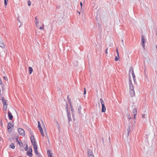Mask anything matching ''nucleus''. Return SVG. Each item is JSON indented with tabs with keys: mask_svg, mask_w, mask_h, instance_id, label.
<instances>
[{
	"mask_svg": "<svg viewBox=\"0 0 157 157\" xmlns=\"http://www.w3.org/2000/svg\"><path fill=\"white\" fill-rule=\"evenodd\" d=\"M102 142L103 143V142L104 141V138L103 137H102Z\"/></svg>",
	"mask_w": 157,
	"mask_h": 157,
	"instance_id": "56",
	"label": "nucleus"
},
{
	"mask_svg": "<svg viewBox=\"0 0 157 157\" xmlns=\"http://www.w3.org/2000/svg\"><path fill=\"white\" fill-rule=\"evenodd\" d=\"M18 131L19 134L22 136H25V131L24 130L21 128H18Z\"/></svg>",
	"mask_w": 157,
	"mask_h": 157,
	"instance_id": "5",
	"label": "nucleus"
},
{
	"mask_svg": "<svg viewBox=\"0 0 157 157\" xmlns=\"http://www.w3.org/2000/svg\"><path fill=\"white\" fill-rule=\"evenodd\" d=\"M43 125L44 126V123L43 124Z\"/></svg>",
	"mask_w": 157,
	"mask_h": 157,
	"instance_id": "63",
	"label": "nucleus"
},
{
	"mask_svg": "<svg viewBox=\"0 0 157 157\" xmlns=\"http://www.w3.org/2000/svg\"><path fill=\"white\" fill-rule=\"evenodd\" d=\"M87 152L89 157H94L92 150L90 149H88Z\"/></svg>",
	"mask_w": 157,
	"mask_h": 157,
	"instance_id": "7",
	"label": "nucleus"
},
{
	"mask_svg": "<svg viewBox=\"0 0 157 157\" xmlns=\"http://www.w3.org/2000/svg\"><path fill=\"white\" fill-rule=\"evenodd\" d=\"M0 123H1V125L2 126V125H3V124H2V120H1V121H0Z\"/></svg>",
	"mask_w": 157,
	"mask_h": 157,
	"instance_id": "52",
	"label": "nucleus"
},
{
	"mask_svg": "<svg viewBox=\"0 0 157 157\" xmlns=\"http://www.w3.org/2000/svg\"><path fill=\"white\" fill-rule=\"evenodd\" d=\"M116 51L117 52V56H119V53L118 50L117 48H116Z\"/></svg>",
	"mask_w": 157,
	"mask_h": 157,
	"instance_id": "33",
	"label": "nucleus"
},
{
	"mask_svg": "<svg viewBox=\"0 0 157 157\" xmlns=\"http://www.w3.org/2000/svg\"><path fill=\"white\" fill-rule=\"evenodd\" d=\"M38 128H39L40 131L42 130V128L41 126L40 125V123L39 121H38Z\"/></svg>",
	"mask_w": 157,
	"mask_h": 157,
	"instance_id": "17",
	"label": "nucleus"
},
{
	"mask_svg": "<svg viewBox=\"0 0 157 157\" xmlns=\"http://www.w3.org/2000/svg\"><path fill=\"white\" fill-rule=\"evenodd\" d=\"M134 83H136V78H135L134 80H133Z\"/></svg>",
	"mask_w": 157,
	"mask_h": 157,
	"instance_id": "55",
	"label": "nucleus"
},
{
	"mask_svg": "<svg viewBox=\"0 0 157 157\" xmlns=\"http://www.w3.org/2000/svg\"><path fill=\"white\" fill-rule=\"evenodd\" d=\"M129 89L130 90H134V87L133 86L132 87H129Z\"/></svg>",
	"mask_w": 157,
	"mask_h": 157,
	"instance_id": "40",
	"label": "nucleus"
},
{
	"mask_svg": "<svg viewBox=\"0 0 157 157\" xmlns=\"http://www.w3.org/2000/svg\"><path fill=\"white\" fill-rule=\"evenodd\" d=\"M34 152H35V154L36 155H38V154H39V153H39L38 152V151L37 150H36V151H34Z\"/></svg>",
	"mask_w": 157,
	"mask_h": 157,
	"instance_id": "36",
	"label": "nucleus"
},
{
	"mask_svg": "<svg viewBox=\"0 0 157 157\" xmlns=\"http://www.w3.org/2000/svg\"><path fill=\"white\" fill-rule=\"evenodd\" d=\"M134 123H135V121H134Z\"/></svg>",
	"mask_w": 157,
	"mask_h": 157,
	"instance_id": "64",
	"label": "nucleus"
},
{
	"mask_svg": "<svg viewBox=\"0 0 157 157\" xmlns=\"http://www.w3.org/2000/svg\"><path fill=\"white\" fill-rule=\"evenodd\" d=\"M130 93L132 97L134 96L135 95V93L134 90H130Z\"/></svg>",
	"mask_w": 157,
	"mask_h": 157,
	"instance_id": "15",
	"label": "nucleus"
},
{
	"mask_svg": "<svg viewBox=\"0 0 157 157\" xmlns=\"http://www.w3.org/2000/svg\"><path fill=\"white\" fill-rule=\"evenodd\" d=\"M33 147H34V151L37 150V145H34V146H33Z\"/></svg>",
	"mask_w": 157,
	"mask_h": 157,
	"instance_id": "29",
	"label": "nucleus"
},
{
	"mask_svg": "<svg viewBox=\"0 0 157 157\" xmlns=\"http://www.w3.org/2000/svg\"><path fill=\"white\" fill-rule=\"evenodd\" d=\"M11 127H13V124L12 123H11V122H10L7 125V129L8 130V131L10 132L12 131V129H11Z\"/></svg>",
	"mask_w": 157,
	"mask_h": 157,
	"instance_id": "6",
	"label": "nucleus"
},
{
	"mask_svg": "<svg viewBox=\"0 0 157 157\" xmlns=\"http://www.w3.org/2000/svg\"><path fill=\"white\" fill-rule=\"evenodd\" d=\"M2 84V81L1 80H0V84Z\"/></svg>",
	"mask_w": 157,
	"mask_h": 157,
	"instance_id": "49",
	"label": "nucleus"
},
{
	"mask_svg": "<svg viewBox=\"0 0 157 157\" xmlns=\"http://www.w3.org/2000/svg\"><path fill=\"white\" fill-rule=\"evenodd\" d=\"M136 114H135L134 115V119H136Z\"/></svg>",
	"mask_w": 157,
	"mask_h": 157,
	"instance_id": "48",
	"label": "nucleus"
},
{
	"mask_svg": "<svg viewBox=\"0 0 157 157\" xmlns=\"http://www.w3.org/2000/svg\"><path fill=\"white\" fill-rule=\"evenodd\" d=\"M38 25H37V26H36L37 27H38Z\"/></svg>",
	"mask_w": 157,
	"mask_h": 157,
	"instance_id": "61",
	"label": "nucleus"
},
{
	"mask_svg": "<svg viewBox=\"0 0 157 157\" xmlns=\"http://www.w3.org/2000/svg\"><path fill=\"white\" fill-rule=\"evenodd\" d=\"M69 99H70L69 97V95H68L67 96V100H68Z\"/></svg>",
	"mask_w": 157,
	"mask_h": 157,
	"instance_id": "54",
	"label": "nucleus"
},
{
	"mask_svg": "<svg viewBox=\"0 0 157 157\" xmlns=\"http://www.w3.org/2000/svg\"><path fill=\"white\" fill-rule=\"evenodd\" d=\"M22 150H23V149H22ZM20 151H21V150H22L20 149Z\"/></svg>",
	"mask_w": 157,
	"mask_h": 157,
	"instance_id": "62",
	"label": "nucleus"
},
{
	"mask_svg": "<svg viewBox=\"0 0 157 157\" xmlns=\"http://www.w3.org/2000/svg\"><path fill=\"white\" fill-rule=\"evenodd\" d=\"M67 116L68 118V123L69 125H70V122L72 120L71 118V115L70 111H67Z\"/></svg>",
	"mask_w": 157,
	"mask_h": 157,
	"instance_id": "8",
	"label": "nucleus"
},
{
	"mask_svg": "<svg viewBox=\"0 0 157 157\" xmlns=\"http://www.w3.org/2000/svg\"><path fill=\"white\" fill-rule=\"evenodd\" d=\"M129 84L130 83H132L131 80H129Z\"/></svg>",
	"mask_w": 157,
	"mask_h": 157,
	"instance_id": "50",
	"label": "nucleus"
},
{
	"mask_svg": "<svg viewBox=\"0 0 157 157\" xmlns=\"http://www.w3.org/2000/svg\"><path fill=\"white\" fill-rule=\"evenodd\" d=\"M108 50V48H107L105 49V53L106 54H108V52H107Z\"/></svg>",
	"mask_w": 157,
	"mask_h": 157,
	"instance_id": "43",
	"label": "nucleus"
},
{
	"mask_svg": "<svg viewBox=\"0 0 157 157\" xmlns=\"http://www.w3.org/2000/svg\"><path fill=\"white\" fill-rule=\"evenodd\" d=\"M145 114H142V117L143 118H145Z\"/></svg>",
	"mask_w": 157,
	"mask_h": 157,
	"instance_id": "45",
	"label": "nucleus"
},
{
	"mask_svg": "<svg viewBox=\"0 0 157 157\" xmlns=\"http://www.w3.org/2000/svg\"><path fill=\"white\" fill-rule=\"evenodd\" d=\"M119 57H118V56H116L115 58V60L116 61H117L119 60Z\"/></svg>",
	"mask_w": 157,
	"mask_h": 157,
	"instance_id": "28",
	"label": "nucleus"
},
{
	"mask_svg": "<svg viewBox=\"0 0 157 157\" xmlns=\"http://www.w3.org/2000/svg\"><path fill=\"white\" fill-rule=\"evenodd\" d=\"M33 71V68L31 67H29V75L32 74Z\"/></svg>",
	"mask_w": 157,
	"mask_h": 157,
	"instance_id": "16",
	"label": "nucleus"
},
{
	"mask_svg": "<svg viewBox=\"0 0 157 157\" xmlns=\"http://www.w3.org/2000/svg\"><path fill=\"white\" fill-rule=\"evenodd\" d=\"M67 101L70 106H71V105H72L71 102V99H69L68 100H67Z\"/></svg>",
	"mask_w": 157,
	"mask_h": 157,
	"instance_id": "26",
	"label": "nucleus"
},
{
	"mask_svg": "<svg viewBox=\"0 0 157 157\" xmlns=\"http://www.w3.org/2000/svg\"><path fill=\"white\" fill-rule=\"evenodd\" d=\"M9 147L11 148H12V149H14L15 147V146L14 145V144L13 143H12L10 144V145Z\"/></svg>",
	"mask_w": 157,
	"mask_h": 157,
	"instance_id": "21",
	"label": "nucleus"
},
{
	"mask_svg": "<svg viewBox=\"0 0 157 157\" xmlns=\"http://www.w3.org/2000/svg\"><path fill=\"white\" fill-rule=\"evenodd\" d=\"M40 132L42 136L44 137V133L43 132V130H42L40 131Z\"/></svg>",
	"mask_w": 157,
	"mask_h": 157,
	"instance_id": "30",
	"label": "nucleus"
},
{
	"mask_svg": "<svg viewBox=\"0 0 157 157\" xmlns=\"http://www.w3.org/2000/svg\"><path fill=\"white\" fill-rule=\"evenodd\" d=\"M8 0H4V3L5 6H7Z\"/></svg>",
	"mask_w": 157,
	"mask_h": 157,
	"instance_id": "27",
	"label": "nucleus"
},
{
	"mask_svg": "<svg viewBox=\"0 0 157 157\" xmlns=\"http://www.w3.org/2000/svg\"><path fill=\"white\" fill-rule=\"evenodd\" d=\"M156 49H157V45L156 46Z\"/></svg>",
	"mask_w": 157,
	"mask_h": 157,
	"instance_id": "58",
	"label": "nucleus"
},
{
	"mask_svg": "<svg viewBox=\"0 0 157 157\" xmlns=\"http://www.w3.org/2000/svg\"><path fill=\"white\" fill-rule=\"evenodd\" d=\"M15 140H16V141L17 142V143H18V142H19V136H16Z\"/></svg>",
	"mask_w": 157,
	"mask_h": 157,
	"instance_id": "25",
	"label": "nucleus"
},
{
	"mask_svg": "<svg viewBox=\"0 0 157 157\" xmlns=\"http://www.w3.org/2000/svg\"><path fill=\"white\" fill-rule=\"evenodd\" d=\"M129 87H132L133 86V84L132 83H130L129 84Z\"/></svg>",
	"mask_w": 157,
	"mask_h": 157,
	"instance_id": "47",
	"label": "nucleus"
},
{
	"mask_svg": "<svg viewBox=\"0 0 157 157\" xmlns=\"http://www.w3.org/2000/svg\"><path fill=\"white\" fill-rule=\"evenodd\" d=\"M66 111H69L68 110V104H67V102H66Z\"/></svg>",
	"mask_w": 157,
	"mask_h": 157,
	"instance_id": "38",
	"label": "nucleus"
},
{
	"mask_svg": "<svg viewBox=\"0 0 157 157\" xmlns=\"http://www.w3.org/2000/svg\"><path fill=\"white\" fill-rule=\"evenodd\" d=\"M131 80V76H129V80Z\"/></svg>",
	"mask_w": 157,
	"mask_h": 157,
	"instance_id": "53",
	"label": "nucleus"
},
{
	"mask_svg": "<svg viewBox=\"0 0 157 157\" xmlns=\"http://www.w3.org/2000/svg\"><path fill=\"white\" fill-rule=\"evenodd\" d=\"M137 109L136 108H135L133 109V110L132 111V113L134 115L135 114H137Z\"/></svg>",
	"mask_w": 157,
	"mask_h": 157,
	"instance_id": "19",
	"label": "nucleus"
},
{
	"mask_svg": "<svg viewBox=\"0 0 157 157\" xmlns=\"http://www.w3.org/2000/svg\"><path fill=\"white\" fill-rule=\"evenodd\" d=\"M37 155V157H43L42 155L40 154L39 153L38 155Z\"/></svg>",
	"mask_w": 157,
	"mask_h": 157,
	"instance_id": "41",
	"label": "nucleus"
},
{
	"mask_svg": "<svg viewBox=\"0 0 157 157\" xmlns=\"http://www.w3.org/2000/svg\"><path fill=\"white\" fill-rule=\"evenodd\" d=\"M44 28V25L42 26V27H40V28H39V29H43Z\"/></svg>",
	"mask_w": 157,
	"mask_h": 157,
	"instance_id": "44",
	"label": "nucleus"
},
{
	"mask_svg": "<svg viewBox=\"0 0 157 157\" xmlns=\"http://www.w3.org/2000/svg\"><path fill=\"white\" fill-rule=\"evenodd\" d=\"M127 117L128 119L129 120H129L131 118V117L130 115L129 114L127 115Z\"/></svg>",
	"mask_w": 157,
	"mask_h": 157,
	"instance_id": "37",
	"label": "nucleus"
},
{
	"mask_svg": "<svg viewBox=\"0 0 157 157\" xmlns=\"http://www.w3.org/2000/svg\"><path fill=\"white\" fill-rule=\"evenodd\" d=\"M100 102L101 104H103L104 103V101L103 99L101 98L100 99Z\"/></svg>",
	"mask_w": 157,
	"mask_h": 157,
	"instance_id": "32",
	"label": "nucleus"
},
{
	"mask_svg": "<svg viewBox=\"0 0 157 157\" xmlns=\"http://www.w3.org/2000/svg\"><path fill=\"white\" fill-rule=\"evenodd\" d=\"M30 139L31 142L33 146H34V145H37V144H36V140L33 135H32L31 136Z\"/></svg>",
	"mask_w": 157,
	"mask_h": 157,
	"instance_id": "1",
	"label": "nucleus"
},
{
	"mask_svg": "<svg viewBox=\"0 0 157 157\" xmlns=\"http://www.w3.org/2000/svg\"><path fill=\"white\" fill-rule=\"evenodd\" d=\"M2 101L3 103V105H6V104H7L6 102V100L4 99V98L3 97L2 98Z\"/></svg>",
	"mask_w": 157,
	"mask_h": 157,
	"instance_id": "13",
	"label": "nucleus"
},
{
	"mask_svg": "<svg viewBox=\"0 0 157 157\" xmlns=\"http://www.w3.org/2000/svg\"><path fill=\"white\" fill-rule=\"evenodd\" d=\"M7 104H6V105H3V110H6L7 109Z\"/></svg>",
	"mask_w": 157,
	"mask_h": 157,
	"instance_id": "22",
	"label": "nucleus"
},
{
	"mask_svg": "<svg viewBox=\"0 0 157 157\" xmlns=\"http://www.w3.org/2000/svg\"><path fill=\"white\" fill-rule=\"evenodd\" d=\"M1 137L0 136V141H1Z\"/></svg>",
	"mask_w": 157,
	"mask_h": 157,
	"instance_id": "59",
	"label": "nucleus"
},
{
	"mask_svg": "<svg viewBox=\"0 0 157 157\" xmlns=\"http://www.w3.org/2000/svg\"><path fill=\"white\" fill-rule=\"evenodd\" d=\"M81 106H80L78 107V113L79 114H81Z\"/></svg>",
	"mask_w": 157,
	"mask_h": 157,
	"instance_id": "23",
	"label": "nucleus"
},
{
	"mask_svg": "<svg viewBox=\"0 0 157 157\" xmlns=\"http://www.w3.org/2000/svg\"><path fill=\"white\" fill-rule=\"evenodd\" d=\"M3 78L5 80H8V78L6 76H4L3 77Z\"/></svg>",
	"mask_w": 157,
	"mask_h": 157,
	"instance_id": "42",
	"label": "nucleus"
},
{
	"mask_svg": "<svg viewBox=\"0 0 157 157\" xmlns=\"http://www.w3.org/2000/svg\"><path fill=\"white\" fill-rule=\"evenodd\" d=\"M109 140H110V137H109Z\"/></svg>",
	"mask_w": 157,
	"mask_h": 157,
	"instance_id": "60",
	"label": "nucleus"
},
{
	"mask_svg": "<svg viewBox=\"0 0 157 157\" xmlns=\"http://www.w3.org/2000/svg\"><path fill=\"white\" fill-rule=\"evenodd\" d=\"M26 155L29 157L33 156L32 149L31 147H29V150L27 152Z\"/></svg>",
	"mask_w": 157,
	"mask_h": 157,
	"instance_id": "4",
	"label": "nucleus"
},
{
	"mask_svg": "<svg viewBox=\"0 0 157 157\" xmlns=\"http://www.w3.org/2000/svg\"><path fill=\"white\" fill-rule=\"evenodd\" d=\"M131 71L132 75L133 77V80H134L136 78V77L134 73L133 67L132 66L130 67L129 70V74H130V72Z\"/></svg>",
	"mask_w": 157,
	"mask_h": 157,
	"instance_id": "3",
	"label": "nucleus"
},
{
	"mask_svg": "<svg viewBox=\"0 0 157 157\" xmlns=\"http://www.w3.org/2000/svg\"><path fill=\"white\" fill-rule=\"evenodd\" d=\"M0 47L2 48H4L5 47L4 44L2 42V38L0 37Z\"/></svg>",
	"mask_w": 157,
	"mask_h": 157,
	"instance_id": "11",
	"label": "nucleus"
},
{
	"mask_svg": "<svg viewBox=\"0 0 157 157\" xmlns=\"http://www.w3.org/2000/svg\"><path fill=\"white\" fill-rule=\"evenodd\" d=\"M28 147L27 145V144H26V146L25 148V151H27L28 150Z\"/></svg>",
	"mask_w": 157,
	"mask_h": 157,
	"instance_id": "34",
	"label": "nucleus"
},
{
	"mask_svg": "<svg viewBox=\"0 0 157 157\" xmlns=\"http://www.w3.org/2000/svg\"><path fill=\"white\" fill-rule=\"evenodd\" d=\"M29 132L30 134H31L32 135H33V131L31 130V129H29Z\"/></svg>",
	"mask_w": 157,
	"mask_h": 157,
	"instance_id": "31",
	"label": "nucleus"
},
{
	"mask_svg": "<svg viewBox=\"0 0 157 157\" xmlns=\"http://www.w3.org/2000/svg\"><path fill=\"white\" fill-rule=\"evenodd\" d=\"M78 12V13H79V14H80V12H79L78 11H77Z\"/></svg>",
	"mask_w": 157,
	"mask_h": 157,
	"instance_id": "57",
	"label": "nucleus"
},
{
	"mask_svg": "<svg viewBox=\"0 0 157 157\" xmlns=\"http://www.w3.org/2000/svg\"><path fill=\"white\" fill-rule=\"evenodd\" d=\"M86 93V89L85 88H84V93L83 94L84 95H85Z\"/></svg>",
	"mask_w": 157,
	"mask_h": 157,
	"instance_id": "39",
	"label": "nucleus"
},
{
	"mask_svg": "<svg viewBox=\"0 0 157 157\" xmlns=\"http://www.w3.org/2000/svg\"><path fill=\"white\" fill-rule=\"evenodd\" d=\"M13 116L12 115L11 113L9 111L8 112V117L10 120H11L13 119Z\"/></svg>",
	"mask_w": 157,
	"mask_h": 157,
	"instance_id": "9",
	"label": "nucleus"
},
{
	"mask_svg": "<svg viewBox=\"0 0 157 157\" xmlns=\"http://www.w3.org/2000/svg\"><path fill=\"white\" fill-rule=\"evenodd\" d=\"M101 106L102 107V106H105V103H103V104H101Z\"/></svg>",
	"mask_w": 157,
	"mask_h": 157,
	"instance_id": "51",
	"label": "nucleus"
},
{
	"mask_svg": "<svg viewBox=\"0 0 157 157\" xmlns=\"http://www.w3.org/2000/svg\"><path fill=\"white\" fill-rule=\"evenodd\" d=\"M70 107L71 110L72 112V114L73 116V118H74V115L73 114V113L74 111V109L73 108V107L72 105H71V106H70Z\"/></svg>",
	"mask_w": 157,
	"mask_h": 157,
	"instance_id": "14",
	"label": "nucleus"
},
{
	"mask_svg": "<svg viewBox=\"0 0 157 157\" xmlns=\"http://www.w3.org/2000/svg\"><path fill=\"white\" fill-rule=\"evenodd\" d=\"M47 154L48 157H52V153L50 150H48L47 151Z\"/></svg>",
	"mask_w": 157,
	"mask_h": 157,
	"instance_id": "10",
	"label": "nucleus"
},
{
	"mask_svg": "<svg viewBox=\"0 0 157 157\" xmlns=\"http://www.w3.org/2000/svg\"><path fill=\"white\" fill-rule=\"evenodd\" d=\"M106 111V107L105 106L102 107L101 112L102 113H104Z\"/></svg>",
	"mask_w": 157,
	"mask_h": 157,
	"instance_id": "20",
	"label": "nucleus"
},
{
	"mask_svg": "<svg viewBox=\"0 0 157 157\" xmlns=\"http://www.w3.org/2000/svg\"><path fill=\"white\" fill-rule=\"evenodd\" d=\"M31 2L30 1H29L28 2V4L29 6H30L31 5Z\"/></svg>",
	"mask_w": 157,
	"mask_h": 157,
	"instance_id": "35",
	"label": "nucleus"
},
{
	"mask_svg": "<svg viewBox=\"0 0 157 157\" xmlns=\"http://www.w3.org/2000/svg\"><path fill=\"white\" fill-rule=\"evenodd\" d=\"M146 42L144 36H141V45L143 47L144 50L145 49V43Z\"/></svg>",
	"mask_w": 157,
	"mask_h": 157,
	"instance_id": "2",
	"label": "nucleus"
},
{
	"mask_svg": "<svg viewBox=\"0 0 157 157\" xmlns=\"http://www.w3.org/2000/svg\"><path fill=\"white\" fill-rule=\"evenodd\" d=\"M131 127V126L130 125H128V127L127 128V129L128 136H129V133L130 131V130H131L130 128Z\"/></svg>",
	"mask_w": 157,
	"mask_h": 157,
	"instance_id": "12",
	"label": "nucleus"
},
{
	"mask_svg": "<svg viewBox=\"0 0 157 157\" xmlns=\"http://www.w3.org/2000/svg\"><path fill=\"white\" fill-rule=\"evenodd\" d=\"M35 20L36 21V26H37V25H38L39 23V20L37 19L36 17H35Z\"/></svg>",
	"mask_w": 157,
	"mask_h": 157,
	"instance_id": "18",
	"label": "nucleus"
},
{
	"mask_svg": "<svg viewBox=\"0 0 157 157\" xmlns=\"http://www.w3.org/2000/svg\"><path fill=\"white\" fill-rule=\"evenodd\" d=\"M80 5L81 6V8H82V2H80Z\"/></svg>",
	"mask_w": 157,
	"mask_h": 157,
	"instance_id": "46",
	"label": "nucleus"
},
{
	"mask_svg": "<svg viewBox=\"0 0 157 157\" xmlns=\"http://www.w3.org/2000/svg\"><path fill=\"white\" fill-rule=\"evenodd\" d=\"M18 144L19 145V146L20 147H23V144L22 142H18Z\"/></svg>",
	"mask_w": 157,
	"mask_h": 157,
	"instance_id": "24",
	"label": "nucleus"
}]
</instances>
